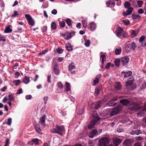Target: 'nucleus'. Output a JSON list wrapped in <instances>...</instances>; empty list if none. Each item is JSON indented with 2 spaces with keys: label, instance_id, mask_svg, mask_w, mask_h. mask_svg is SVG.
<instances>
[{
  "label": "nucleus",
  "instance_id": "obj_36",
  "mask_svg": "<svg viewBox=\"0 0 146 146\" xmlns=\"http://www.w3.org/2000/svg\"><path fill=\"white\" fill-rule=\"evenodd\" d=\"M133 9L132 7H129L128 8V10L126 11L130 15Z\"/></svg>",
  "mask_w": 146,
  "mask_h": 146
},
{
  "label": "nucleus",
  "instance_id": "obj_2",
  "mask_svg": "<svg viewBox=\"0 0 146 146\" xmlns=\"http://www.w3.org/2000/svg\"><path fill=\"white\" fill-rule=\"evenodd\" d=\"M55 128H53L51 130V132L52 133H57L62 135V133L65 131L63 125L59 126L56 125Z\"/></svg>",
  "mask_w": 146,
  "mask_h": 146
},
{
  "label": "nucleus",
  "instance_id": "obj_22",
  "mask_svg": "<svg viewBox=\"0 0 146 146\" xmlns=\"http://www.w3.org/2000/svg\"><path fill=\"white\" fill-rule=\"evenodd\" d=\"M23 82L25 84H28L30 82L29 78L27 76H25L23 80Z\"/></svg>",
  "mask_w": 146,
  "mask_h": 146
},
{
  "label": "nucleus",
  "instance_id": "obj_28",
  "mask_svg": "<svg viewBox=\"0 0 146 146\" xmlns=\"http://www.w3.org/2000/svg\"><path fill=\"white\" fill-rule=\"evenodd\" d=\"M115 88L117 90H120L121 88V86L119 82L116 83L115 86Z\"/></svg>",
  "mask_w": 146,
  "mask_h": 146
},
{
  "label": "nucleus",
  "instance_id": "obj_37",
  "mask_svg": "<svg viewBox=\"0 0 146 146\" xmlns=\"http://www.w3.org/2000/svg\"><path fill=\"white\" fill-rule=\"evenodd\" d=\"M57 86L60 89H62L63 88V85L60 82H59L57 83Z\"/></svg>",
  "mask_w": 146,
  "mask_h": 146
},
{
  "label": "nucleus",
  "instance_id": "obj_14",
  "mask_svg": "<svg viewBox=\"0 0 146 146\" xmlns=\"http://www.w3.org/2000/svg\"><path fill=\"white\" fill-rule=\"evenodd\" d=\"M123 31V29L121 27H117L115 31L116 32V34L118 36L121 35Z\"/></svg>",
  "mask_w": 146,
  "mask_h": 146
},
{
  "label": "nucleus",
  "instance_id": "obj_26",
  "mask_svg": "<svg viewBox=\"0 0 146 146\" xmlns=\"http://www.w3.org/2000/svg\"><path fill=\"white\" fill-rule=\"evenodd\" d=\"M75 66L74 63H71L68 66L69 70L70 71H72V70L75 69Z\"/></svg>",
  "mask_w": 146,
  "mask_h": 146
},
{
  "label": "nucleus",
  "instance_id": "obj_39",
  "mask_svg": "<svg viewBox=\"0 0 146 146\" xmlns=\"http://www.w3.org/2000/svg\"><path fill=\"white\" fill-rule=\"evenodd\" d=\"M100 103L98 102L96 103L94 106L95 108L96 109H98L100 108Z\"/></svg>",
  "mask_w": 146,
  "mask_h": 146
},
{
  "label": "nucleus",
  "instance_id": "obj_41",
  "mask_svg": "<svg viewBox=\"0 0 146 146\" xmlns=\"http://www.w3.org/2000/svg\"><path fill=\"white\" fill-rule=\"evenodd\" d=\"M108 104L109 106H112L114 105L115 104V103L114 102L113 100H111L109 102Z\"/></svg>",
  "mask_w": 146,
  "mask_h": 146
},
{
  "label": "nucleus",
  "instance_id": "obj_46",
  "mask_svg": "<svg viewBox=\"0 0 146 146\" xmlns=\"http://www.w3.org/2000/svg\"><path fill=\"white\" fill-rule=\"evenodd\" d=\"M56 50L57 52L59 54H61L62 53L63 51V50L62 49L59 48H58Z\"/></svg>",
  "mask_w": 146,
  "mask_h": 146
},
{
  "label": "nucleus",
  "instance_id": "obj_45",
  "mask_svg": "<svg viewBox=\"0 0 146 146\" xmlns=\"http://www.w3.org/2000/svg\"><path fill=\"white\" fill-rule=\"evenodd\" d=\"M59 25L61 27H64L65 26V23L64 21H61L59 23Z\"/></svg>",
  "mask_w": 146,
  "mask_h": 146
},
{
  "label": "nucleus",
  "instance_id": "obj_47",
  "mask_svg": "<svg viewBox=\"0 0 146 146\" xmlns=\"http://www.w3.org/2000/svg\"><path fill=\"white\" fill-rule=\"evenodd\" d=\"M138 17H140L139 15L133 14L132 15V18L133 19H135Z\"/></svg>",
  "mask_w": 146,
  "mask_h": 146
},
{
  "label": "nucleus",
  "instance_id": "obj_31",
  "mask_svg": "<svg viewBox=\"0 0 146 146\" xmlns=\"http://www.w3.org/2000/svg\"><path fill=\"white\" fill-rule=\"evenodd\" d=\"M100 58L102 59V63L103 64L104 62L106 60V57L105 55H102L100 56Z\"/></svg>",
  "mask_w": 146,
  "mask_h": 146
},
{
  "label": "nucleus",
  "instance_id": "obj_29",
  "mask_svg": "<svg viewBox=\"0 0 146 146\" xmlns=\"http://www.w3.org/2000/svg\"><path fill=\"white\" fill-rule=\"evenodd\" d=\"M138 33V32L137 31L133 30L131 33V37L133 38L134 37L136 36Z\"/></svg>",
  "mask_w": 146,
  "mask_h": 146
},
{
  "label": "nucleus",
  "instance_id": "obj_7",
  "mask_svg": "<svg viewBox=\"0 0 146 146\" xmlns=\"http://www.w3.org/2000/svg\"><path fill=\"white\" fill-rule=\"evenodd\" d=\"M121 109L122 107L120 106H118L116 108H114L110 113V115L111 116L117 114Z\"/></svg>",
  "mask_w": 146,
  "mask_h": 146
},
{
  "label": "nucleus",
  "instance_id": "obj_53",
  "mask_svg": "<svg viewBox=\"0 0 146 146\" xmlns=\"http://www.w3.org/2000/svg\"><path fill=\"white\" fill-rule=\"evenodd\" d=\"M144 12V10L142 9H139L138 11V13L140 14L143 13Z\"/></svg>",
  "mask_w": 146,
  "mask_h": 146
},
{
  "label": "nucleus",
  "instance_id": "obj_12",
  "mask_svg": "<svg viewBox=\"0 0 146 146\" xmlns=\"http://www.w3.org/2000/svg\"><path fill=\"white\" fill-rule=\"evenodd\" d=\"M46 116L45 115H44L40 118L39 123L42 125H44L45 123V118Z\"/></svg>",
  "mask_w": 146,
  "mask_h": 146
},
{
  "label": "nucleus",
  "instance_id": "obj_23",
  "mask_svg": "<svg viewBox=\"0 0 146 146\" xmlns=\"http://www.w3.org/2000/svg\"><path fill=\"white\" fill-rule=\"evenodd\" d=\"M66 49L68 50L71 51L72 50V47L71 44L69 43L66 44L65 46Z\"/></svg>",
  "mask_w": 146,
  "mask_h": 146
},
{
  "label": "nucleus",
  "instance_id": "obj_10",
  "mask_svg": "<svg viewBox=\"0 0 146 146\" xmlns=\"http://www.w3.org/2000/svg\"><path fill=\"white\" fill-rule=\"evenodd\" d=\"M120 60L121 61V64L122 65H124L128 62L129 59L127 56H126L122 57Z\"/></svg>",
  "mask_w": 146,
  "mask_h": 146
},
{
  "label": "nucleus",
  "instance_id": "obj_42",
  "mask_svg": "<svg viewBox=\"0 0 146 146\" xmlns=\"http://www.w3.org/2000/svg\"><path fill=\"white\" fill-rule=\"evenodd\" d=\"M4 32L6 33H9V25H8L5 28Z\"/></svg>",
  "mask_w": 146,
  "mask_h": 146
},
{
  "label": "nucleus",
  "instance_id": "obj_6",
  "mask_svg": "<svg viewBox=\"0 0 146 146\" xmlns=\"http://www.w3.org/2000/svg\"><path fill=\"white\" fill-rule=\"evenodd\" d=\"M132 106L129 108V109L131 111H136L139 110L141 107L140 104L138 103L133 102L130 104Z\"/></svg>",
  "mask_w": 146,
  "mask_h": 146
},
{
  "label": "nucleus",
  "instance_id": "obj_60",
  "mask_svg": "<svg viewBox=\"0 0 146 146\" xmlns=\"http://www.w3.org/2000/svg\"><path fill=\"white\" fill-rule=\"evenodd\" d=\"M111 64V63L110 62H108L107 63L106 66L105 68L107 69L109 68L110 66V65Z\"/></svg>",
  "mask_w": 146,
  "mask_h": 146
},
{
  "label": "nucleus",
  "instance_id": "obj_50",
  "mask_svg": "<svg viewBox=\"0 0 146 146\" xmlns=\"http://www.w3.org/2000/svg\"><path fill=\"white\" fill-rule=\"evenodd\" d=\"M145 38V36H143L141 37L139 40V41L140 42H142Z\"/></svg>",
  "mask_w": 146,
  "mask_h": 146
},
{
  "label": "nucleus",
  "instance_id": "obj_5",
  "mask_svg": "<svg viewBox=\"0 0 146 146\" xmlns=\"http://www.w3.org/2000/svg\"><path fill=\"white\" fill-rule=\"evenodd\" d=\"M132 72L130 71L127 72H125L123 71L121 72L122 75L124 78H128V81L130 80L131 81H134V79L133 78V76H132Z\"/></svg>",
  "mask_w": 146,
  "mask_h": 146
},
{
  "label": "nucleus",
  "instance_id": "obj_4",
  "mask_svg": "<svg viewBox=\"0 0 146 146\" xmlns=\"http://www.w3.org/2000/svg\"><path fill=\"white\" fill-rule=\"evenodd\" d=\"M133 81L129 80L126 83L125 86L126 88L129 90H133L136 87V84L133 83Z\"/></svg>",
  "mask_w": 146,
  "mask_h": 146
},
{
  "label": "nucleus",
  "instance_id": "obj_44",
  "mask_svg": "<svg viewBox=\"0 0 146 146\" xmlns=\"http://www.w3.org/2000/svg\"><path fill=\"white\" fill-rule=\"evenodd\" d=\"M90 41L89 40H87L85 41V45L86 47H89L90 44Z\"/></svg>",
  "mask_w": 146,
  "mask_h": 146
},
{
  "label": "nucleus",
  "instance_id": "obj_15",
  "mask_svg": "<svg viewBox=\"0 0 146 146\" xmlns=\"http://www.w3.org/2000/svg\"><path fill=\"white\" fill-rule=\"evenodd\" d=\"M90 28L92 31H94L96 29V25L94 22H92L90 24Z\"/></svg>",
  "mask_w": 146,
  "mask_h": 146
},
{
  "label": "nucleus",
  "instance_id": "obj_20",
  "mask_svg": "<svg viewBox=\"0 0 146 146\" xmlns=\"http://www.w3.org/2000/svg\"><path fill=\"white\" fill-rule=\"evenodd\" d=\"M53 71L56 75H58L59 74V70L56 65L54 67Z\"/></svg>",
  "mask_w": 146,
  "mask_h": 146
},
{
  "label": "nucleus",
  "instance_id": "obj_56",
  "mask_svg": "<svg viewBox=\"0 0 146 146\" xmlns=\"http://www.w3.org/2000/svg\"><path fill=\"white\" fill-rule=\"evenodd\" d=\"M44 104H46L47 103V102L48 100V97L46 96L44 98Z\"/></svg>",
  "mask_w": 146,
  "mask_h": 146
},
{
  "label": "nucleus",
  "instance_id": "obj_64",
  "mask_svg": "<svg viewBox=\"0 0 146 146\" xmlns=\"http://www.w3.org/2000/svg\"><path fill=\"white\" fill-rule=\"evenodd\" d=\"M32 96L31 95H28L26 96V98L27 100H30L31 99Z\"/></svg>",
  "mask_w": 146,
  "mask_h": 146
},
{
  "label": "nucleus",
  "instance_id": "obj_52",
  "mask_svg": "<svg viewBox=\"0 0 146 146\" xmlns=\"http://www.w3.org/2000/svg\"><path fill=\"white\" fill-rule=\"evenodd\" d=\"M99 82V79L97 77H96L95 79L94 80V82L95 84L98 83Z\"/></svg>",
  "mask_w": 146,
  "mask_h": 146
},
{
  "label": "nucleus",
  "instance_id": "obj_27",
  "mask_svg": "<svg viewBox=\"0 0 146 146\" xmlns=\"http://www.w3.org/2000/svg\"><path fill=\"white\" fill-rule=\"evenodd\" d=\"M65 86L66 88V91H68L70 90V83L68 82H66L65 83Z\"/></svg>",
  "mask_w": 146,
  "mask_h": 146
},
{
  "label": "nucleus",
  "instance_id": "obj_54",
  "mask_svg": "<svg viewBox=\"0 0 146 146\" xmlns=\"http://www.w3.org/2000/svg\"><path fill=\"white\" fill-rule=\"evenodd\" d=\"M18 15V12L16 11H15L14 12L13 14L12 15L11 17H15L17 16Z\"/></svg>",
  "mask_w": 146,
  "mask_h": 146
},
{
  "label": "nucleus",
  "instance_id": "obj_43",
  "mask_svg": "<svg viewBox=\"0 0 146 146\" xmlns=\"http://www.w3.org/2000/svg\"><path fill=\"white\" fill-rule=\"evenodd\" d=\"M66 22L67 24L69 26H70L72 25L71 23V20L70 19H67L66 21Z\"/></svg>",
  "mask_w": 146,
  "mask_h": 146
},
{
  "label": "nucleus",
  "instance_id": "obj_13",
  "mask_svg": "<svg viewBox=\"0 0 146 146\" xmlns=\"http://www.w3.org/2000/svg\"><path fill=\"white\" fill-rule=\"evenodd\" d=\"M97 130L96 129H94L92 131L90 132L89 134V137L90 138H93L94 136L97 135Z\"/></svg>",
  "mask_w": 146,
  "mask_h": 146
},
{
  "label": "nucleus",
  "instance_id": "obj_3",
  "mask_svg": "<svg viewBox=\"0 0 146 146\" xmlns=\"http://www.w3.org/2000/svg\"><path fill=\"white\" fill-rule=\"evenodd\" d=\"M110 139L107 137H104L100 139L99 145L101 146H107L110 143Z\"/></svg>",
  "mask_w": 146,
  "mask_h": 146
},
{
  "label": "nucleus",
  "instance_id": "obj_16",
  "mask_svg": "<svg viewBox=\"0 0 146 146\" xmlns=\"http://www.w3.org/2000/svg\"><path fill=\"white\" fill-rule=\"evenodd\" d=\"M35 128L37 133L40 134H42V132L41 131V130L40 129V125L39 124H37L35 126Z\"/></svg>",
  "mask_w": 146,
  "mask_h": 146
},
{
  "label": "nucleus",
  "instance_id": "obj_11",
  "mask_svg": "<svg viewBox=\"0 0 146 146\" xmlns=\"http://www.w3.org/2000/svg\"><path fill=\"white\" fill-rule=\"evenodd\" d=\"M121 142V140L118 138H115L113 140V144L115 146H117Z\"/></svg>",
  "mask_w": 146,
  "mask_h": 146
},
{
  "label": "nucleus",
  "instance_id": "obj_62",
  "mask_svg": "<svg viewBox=\"0 0 146 146\" xmlns=\"http://www.w3.org/2000/svg\"><path fill=\"white\" fill-rule=\"evenodd\" d=\"M51 76H49L47 77V81L49 83H51Z\"/></svg>",
  "mask_w": 146,
  "mask_h": 146
},
{
  "label": "nucleus",
  "instance_id": "obj_33",
  "mask_svg": "<svg viewBox=\"0 0 146 146\" xmlns=\"http://www.w3.org/2000/svg\"><path fill=\"white\" fill-rule=\"evenodd\" d=\"M124 7L125 8H128L130 7L131 6L130 3L128 1H126L124 5Z\"/></svg>",
  "mask_w": 146,
  "mask_h": 146
},
{
  "label": "nucleus",
  "instance_id": "obj_1",
  "mask_svg": "<svg viewBox=\"0 0 146 146\" xmlns=\"http://www.w3.org/2000/svg\"><path fill=\"white\" fill-rule=\"evenodd\" d=\"M91 121L90 124L88 125V128L91 129L94 126L96 123L100 119L96 111H94V113L93 114L91 117Z\"/></svg>",
  "mask_w": 146,
  "mask_h": 146
},
{
  "label": "nucleus",
  "instance_id": "obj_18",
  "mask_svg": "<svg viewBox=\"0 0 146 146\" xmlns=\"http://www.w3.org/2000/svg\"><path fill=\"white\" fill-rule=\"evenodd\" d=\"M62 35L64 36V38L66 40L70 39L72 37V35L69 32H67L65 34H63Z\"/></svg>",
  "mask_w": 146,
  "mask_h": 146
},
{
  "label": "nucleus",
  "instance_id": "obj_9",
  "mask_svg": "<svg viewBox=\"0 0 146 146\" xmlns=\"http://www.w3.org/2000/svg\"><path fill=\"white\" fill-rule=\"evenodd\" d=\"M136 47V46L135 42H132L130 44L127 45L126 47L125 48L127 51H129L131 49L134 50Z\"/></svg>",
  "mask_w": 146,
  "mask_h": 146
},
{
  "label": "nucleus",
  "instance_id": "obj_24",
  "mask_svg": "<svg viewBox=\"0 0 146 146\" xmlns=\"http://www.w3.org/2000/svg\"><path fill=\"white\" fill-rule=\"evenodd\" d=\"M102 89V87L100 86L95 90V94L96 95H98L100 93Z\"/></svg>",
  "mask_w": 146,
  "mask_h": 146
},
{
  "label": "nucleus",
  "instance_id": "obj_61",
  "mask_svg": "<svg viewBox=\"0 0 146 146\" xmlns=\"http://www.w3.org/2000/svg\"><path fill=\"white\" fill-rule=\"evenodd\" d=\"M47 27L46 26H44L43 27L42 30L44 32H45L47 30Z\"/></svg>",
  "mask_w": 146,
  "mask_h": 146
},
{
  "label": "nucleus",
  "instance_id": "obj_8",
  "mask_svg": "<svg viewBox=\"0 0 146 146\" xmlns=\"http://www.w3.org/2000/svg\"><path fill=\"white\" fill-rule=\"evenodd\" d=\"M25 17L27 19L28 23L31 25L33 26L35 22L31 16L29 14H25Z\"/></svg>",
  "mask_w": 146,
  "mask_h": 146
},
{
  "label": "nucleus",
  "instance_id": "obj_32",
  "mask_svg": "<svg viewBox=\"0 0 146 146\" xmlns=\"http://www.w3.org/2000/svg\"><path fill=\"white\" fill-rule=\"evenodd\" d=\"M121 51V48L119 49L116 48L115 50V54L116 55H117L119 54Z\"/></svg>",
  "mask_w": 146,
  "mask_h": 146
},
{
  "label": "nucleus",
  "instance_id": "obj_17",
  "mask_svg": "<svg viewBox=\"0 0 146 146\" xmlns=\"http://www.w3.org/2000/svg\"><path fill=\"white\" fill-rule=\"evenodd\" d=\"M130 134L132 135H138L141 134V131L139 130H133L130 132Z\"/></svg>",
  "mask_w": 146,
  "mask_h": 146
},
{
  "label": "nucleus",
  "instance_id": "obj_21",
  "mask_svg": "<svg viewBox=\"0 0 146 146\" xmlns=\"http://www.w3.org/2000/svg\"><path fill=\"white\" fill-rule=\"evenodd\" d=\"M120 102L124 106L126 105L129 103V101L127 100L123 99L121 100Z\"/></svg>",
  "mask_w": 146,
  "mask_h": 146
},
{
  "label": "nucleus",
  "instance_id": "obj_34",
  "mask_svg": "<svg viewBox=\"0 0 146 146\" xmlns=\"http://www.w3.org/2000/svg\"><path fill=\"white\" fill-rule=\"evenodd\" d=\"M82 22L83 27L84 28H86L87 26V21L86 20H83Z\"/></svg>",
  "mask_w": 146,
  "mask_h": 146
},
{
  "label": "nucleus",
  "instance_id": "obj_51",
  "mask_svg": "<svg viewBox=\"0 0 146 146\" xmlns=\"http://www.w3.org/2000/svg\"><path fill=\"white\" fill-rule=\"evenodd\" d=\"M141 142H137L136 143H135L134 144L133 146H141Z\"/></svg>",
  "mask_w": 146,
  "mask_h": 146
},
{
  "label": "nucleus",
  "instance_id": "obj_25",
  "mask_svg": "<svg viewBox=\"0 0 146 146\" xmlns=\"http://www.w3.org/2000/svg\"><path fill=\"white\" fill-rule=\"evenodd\" d=\"M114 62L115 66L118 67L119 65V63H121V61L120 59H117L114 60Z\"/></svg>",
  "mask_w": 146,
  "mask_h": 146
},
{
  "label": "nucleus",
  "instance_id": "obj_19",
  "mask_svg": "<svg viewBox=\"0 0 146 146\" xmlns=\"http://www.w3.org/2000/svg\"><path fill=\"white\" fill-rule=\"evenodd\" d=\"M131 142L132 141L131 140L129 139H127L124 141L123 144L124 145L128 146L131 143Z\"/></svg>",
  "mask_w": 146,
  "mask_h": 146
},
{
  "label": "nucleus",
  "instance_id": "obj_30",
  "mask_svg": "<svg viewBox=\"0 0 146 146\" xmlns=\"http://www.w3.org/2000/svg\"><path fill=\"white\" fill-rule=\"evenodd\" d=\"M51 28L53 30H55L57 28V26L55 22H52L51 24Z\"/></svg>",
  "mask_w": 146,
  "mask_h": 146
},
{
  "label": "nucleus",
  "instance_id": "obj_40",
  "mask_svg": "<svg viewBox=\"0 0 146 146\" xmlns=\"http://www.w3.org/2000/svg\"><path fill=\"white\" fill-rule=\"evenodd\" d=\"M139 7H141L143 4V1H138L137 2Z\"/></svg>",
  "mask_w": 146,
  "mask_h": 146
},
{
  "label": "nucleus",
  "instance_id": "obj_49",
  "mask_svg": "<svg viewBox=\"0 0 146 146\" xmlns=\"http://www.w3.org/2000/svg\"><path fill=\"white\" fill-rule=\"evenodd\" d=\"M123 22L126 25H127L129 23V21L128 20H123Z\"/></svg>",
  "mask_w": 146,
  "mask_h": 146
},
{
  "label": "nucleus",
  "instance_id": "obj_59",
  "mask_svg": "<svg viewBox=\"0 0 146 146\" xmlns=\"http://www.w3.org/2000/svg\"><path fill=\"white\" fill-rule=\"evenodd\" d=\"M51 13L53 15H56L57 13V11L56 9H53Z\"/></svg>",
  "mask_w": 146,
  "mask_h": 146
},
{
  "label": "nucleus",
  "instance_id": "obj_35",
  "mask_svg": "<svg viewBox=\"0 0 146 146\" xmlns=\"http://www.w3.org/2000/svg\"><path fill=\"white\" fill-rule=\"evenodd\" d=\"M13 82L16 86H18L20 84L21 82L20 80H17L13 81Z\"/></svg>",
  "mask_w": 146,
  "mask_h": 146
},
{
  "label": "nucleus",
  "instance_id": "obj_58",
  "mask_svg": "<svg viewBox=\"0 0 146 146\" xmlns=\"http://www.w3.org/2000/svg\"><path fill=\"white\" fill-rule=\"evenodd\" d=\"M9 139L8 138L6 139L4 146H8Z\"/></svg>",
  "mask_w": 146,
  "mask_h": 146
},
{
  "label": "nucleus",
  "instance_id": "obj_63",
  "mask_svg": "<svg viewBox=\"0 0 146 146\" xmlns=\"http://www.w3.org/2000/svg\"><path fill=\"white\" fill-rule=\"evenodd\" d=\"M14 99V98L13 95L10 94V101H13Z\"/></svg>",
  "mask_w": 146,
  "mask_h": 146
},
{
  "label": "nucleus",
  "instance_id": "obj_57",
  "mask_svg": "<svg viewBox=\"0 0 146 146\" xmlns=\"http://www.w3.org/2000/svg\"><path fill=\"white\" fill-rule=\"evenodd\" d=\"M33 141L36 144H38V140L37 139H34L33 140Z\"/></svg>",
  "mask_w": 146,
  "mask_h": 146
},
{
  "label": "nucleus",
  "instance_id": "obj_48",
  "mask_svg": "<svg viewBox=\"0 0 146 146\" xmlns=\"http://www.w3.org/2000/svg\"><path fill=\"white\" fill-rule=\"evenodd\" d=\"M146 88V83L144 82L142 85L141 87V89H144Z\"/></svg>",
  "mask_w": 146,
  "mask_h": 146
},
{
  "label": "nucleus",
  "instance_id": "obj_38",
  "mask_svg": "<svg viewBox=\"0 0 146 146\" xmlns=\"http://www.w3.org/2000/svg\"><path fill=\"white\" fill-rule=\"evenodd\" d=\"M135 140L137 141H141L143 140V139L140 136H137L135 137Z\"/></svg>",
  "mask_w": 146,
  "mask_h": 146
},
{
  "label": "nucleus",
  "instance_id": "obj_55",
  "mask_svg": "<svg viewBox=\"0 0 146 146\" xmlns=\"http://www.w3.org/2000/svg\"><path fill=\"white\" fill-rule=\"evenodd\" d=\"M3 36H2L1 35H0V41H3L5 42L6 41V39L4 38H3Z\"/></svg>",
  "mask_w": 146,
  "mask_h": 146
}]
</instances>
